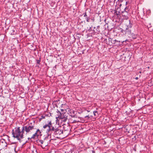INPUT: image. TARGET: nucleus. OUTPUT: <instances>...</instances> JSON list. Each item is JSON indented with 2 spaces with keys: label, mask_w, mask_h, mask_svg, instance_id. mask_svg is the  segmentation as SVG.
Here are the masks:
<instances>
[{
  "label": "nucleus",
  "mask_w": 153,
  "mask_h": 153,
  "mask_svg": "<svg viewBox=\"0 0 153 153\" xmlns=\"http://www.w3.org/2000/svg\"><path fill=\"white\" fill-rule=\"evenodd\" d=\"M87 117H88V118H89V115L86 116L85 117V118H86Z\"/></svg>",
  "instance_id": "21"
},
{
  "label": "nucleus",
  "mask_w": 153,
  "mask_h": 153,
  "mask_svg": "<svg viewBox=\"0 0 153 153\" xmlns=\"http://www.w3.org/2000/svg\"><path fill=\"white\" fill-rule=\"evenodd\" d=\"M77 122V121L76 120H74V121L73 122V123H76Z\"/></svg>",
  "instance_id": "22"
},
{
  "label": "nucleus",
  "mask_w": 153,
  "mask_h": 153,
  "mask_svg": "<svg viewBox=\"0 0 153 153\" xmlns=\"http://www.w3.org/2000/svg\"><path fill=\"white\" fill-rule=\"evenodd\" d=\"M37 135L36 132L35 134H34L31 137V139H34L36 135Z\"/></svg>",
  "instance_id": "12"
},
{
  "label": "nucleus",
  "mask_w": 153,
  "mask_h": 153,
  "mask_svg": "<svg viewBox=\"0 0 153 153\" xmlns=\"http://www.w3.org/2000/svg\"><path fill=\"white\" fill-rule=\"evenodd\" d=\"M127 7H126L124 11L122 12V15L124 16L123 18L125 19H127L128 18V11L126 10Z\"/></svg>",
  "instance_id": "6"
},
{
  "label": "nucleus",
  "mask_w": 153,
  "mask_h": 153,
  "mask_svg": "<svg viewBox=\"0 0 153 153\" xmlns=\"http://www.w3.org/2000/svg\"><path fill=\"white\" fill-rule=\"evenodd\" d=\"M38 132H39V133H41V131H40V130L39 129H37V130L36 131V134Z\"/></svg>",
  "instance_id": "19"
},
{
  "label": "nucleus",
  "mask_w": 153,
  "mask_h": 153,
  "mask_svg": "<svg viewBox=\"0 0 153 153\" xmlns=\"http://www.w3.org/2000/svg\"><path fill=\"white\" fill-rule=\"evenodd\" d=\"M105 40H107V39H106L105 40Z\"/></svg>",
  "instance_id": "30"
},
{
  "label": "nucleus",
  "mask_w": 153,
  "mask_h": 153,
  "mask_svg": "<svg viewBox=\"0 0 153 153\" xmlns=\"http://www.w3.org/2000/svg\"><path fill=\"white\" fill-rule=\"evenodd\" d=\"M22 128H23V130H24V132L25 131L26 134L29 133V132H30L34 128V126L30 124L28 125L25 126H23Z\"/></svg>",
  "instance_id": "4"
},
{
  "label": "nucleus",
  "mask_w": 153,
  "mask_h": 153,
  "mask_svg": "<svg viewBox=\"0 0 153 153\" xmlns=\"http://www.w3.org/2000/svg\"><path fill=\"white\" fill-rule=\"evenodd\" d=\"M92 153H95V151L94 150H92Z\"/></svg>",
  "instance_id": "23"
},
{
  "label": "nucleus",
  "mask_w": 153,
  "mask_h": 153,
  "mask_svg": "<svg viewBox=\"0 0 153 153\" xmlns=\"http://www.w3.org/2000/svg\"><path fill=\"white\" fill-rule=\"evenodd\" d=\"M71 117H75V115H74V116L73 115V116H71Z\"/></svg>",
  "instance_id": "25"
},
{
  "label": "nucleus",
  "mask_w": 153,
  "mask_h": 153,
  "mask_svg": "<svg viewBox=\"0 0 153 153\" xmlns=\"http://www.w3.org/2000/svg\"><path fill=\"white\" fill-rule=\"evenodd\" d=\"M48 128L46 131V133L50 134L53 133L55 137L57 138H59V136L63 134V130L61 127L56 128V126H53L51 121H48V123L43 126L44 129Z\"/></svg>",
  "instance_id": "1"
},
{
  "label": "nucleus",
  "mask_w": 153,
  "mask_h": 153,
  "mask_svg": "<svg viewBox=\"0 0 153 153\" xmlns=\"http://www.w3.org/2000/svg\"><path fill=\"white\" fill-rule=\"evenodd\" d=\"M36 62H37V63L38 64H40V61H41L40 58H39V59L36 60Z\"/></svg>",
  "instance_id": "15"
},
{
  "label": "nucleus",
  "mask_w": 153,
  "mask_h": 153,
  "mask_svg": "<svg viewBox=\"0 0 153 153\" xmlns=\"http://www.w3.org/2000/svg\"><path fill=\"white\" fill-rule=\"evenodd\" d=\"M138 79V78L137 77H136V79Z\"/></svg>",
  "instance_id": "28"
},
{
  "label": "nucleus",
  "mask_w": 153,
  "mask_h": 153,
  "mask_svg": "<svg viewBox=\"0 0 153 153\" xmlns=\"http://www.w3.org/2000/svg\"><path fill=\"white\" fill-rule=\"evenodd\" d=\"M118 1H121V0H118Z\"/></svg>",
  "instance_id": "31"
},
{
  "label": "nucleus",
  "mask_w": 153,
  "mask_h": 153,
  "mask_svg": "<svg viewBox=\"0 0 153 153\" xmlns=\"http://www.w3.org/2000/svg\"><path fill=\"white\" fill-rule=\"evenodd\" d=\"M13 145H14V146H13V147L14 150H15V148H16V145H15V144H13Z\"/></svg>",
  "instance_id": "18"
},
{
  "label": "nucleus",
  "mask_w": 153,
  "mask_h": 153,
  "mask_svg": "<svg viewBox=\"0 0 153 153\" xmlns=\"http://www.w3.org/2000/svg\"><path fill=\"white\" fill-rule=\"evenodd\" d=\"M61 119L62 120V121H63L65 122L67 120V117H65V118Z\"/></svg>",
  "instance_id": "14"
},
{
  "label": "nucleus",
  "mask_w": 153,
  "mask_h": 153,
  "mask_svg": "<svg viewBox=\"0 0 153 153\" xmlns=\"http://www.w3.org/2000/svg\"><path fill=\"white\" fill-rule=\"evenodd\" d=\"M69 153H75V151L73 149H70L69 151Z\"/></svg>",
  "instance_id": "11"
},
{
  "label": "nucleus",
  "mask_w": 153,
  "mask_h": 153,
  "mask_svg": "<svg viewBox=\"0 0 153 153\" xmlns=\"http://www.w3.org/2000/svg\"><path fill=\"white\" fill-rule=\"evenodd\" d=\"M57 113H58V117H60L61 119L65 117H67L68 116L67 115H68L67 113H62L59 111H58Z\"/></svg>",
  "instance_id": "7"
},
{
  "label": "nucleus",
  "mask_w": 153,
  "mask_h": 153,
  "mask_svg": "<svg viewBox=\"0 0 153 153\" xmlns=\"http://www.w3.org/2000/svg\"><path fill=\"white\" fill-rule=\"evenodd\" d=\"M42 117L43 118H44V117H43V116H42Z\"/></svg>",
  "instance_id": "27"
},
{
  "label": "nucleus",
  "mask_w": 153,
  "mask_h": 153,
  "mask_svg": "<svg viewBox=\"0 0 153 153\" xmlns=\"http://www.w3.org/2000/svg\"><path fill=\"white\" fill-rule=\"evenodd\" d=\"M98 113V112L96 111H94V112H93V113H94V116H96V114H95V113Z\"/></svg>",
  "instance_id": "16"
},
{
  "label": "nucleus",
  "mask_w": 153,
  "mask_h": 153,
  "mask_svg": "<svg viewBox=\"0 0 153 153\" xmlns=\"http://www.w3.org/2000/svg\"><path fill=\"white\" fill-rule=\"evenodd\" d=\"M109 41H111V42L113 44H115L116 42L117 41L116 40H113L112 39H111L110 38L109 39Z\"/></svg>",
  "instance_id": "9"
},
{
  "label": "nucleus",
  "mask_w": 153,
  "mask_h": 153,
  "mask_svg": "<svg viewBox=\"0 0 153 153\" xmlns=\"http://www.w3.org/2000/svg\"><path fill=\"white\" fill-rule=\"evenodd\" d=\"M128 1H126V5L128 4Z\"/></svg>",
  "instance_id": "24"
},
{
  "label": "nucleus",
  "mask_w": 153,
  "mask_h": 153,
  "mask_svg": "<svg viewBox=\"0 0 153 153\" xmlns=\"http://www.w3.org/2000/svg\"><path fill=\"white\" fill-rule=\"evenodd\" d=\"M63 105V104H62L61 105H62H62Z\"/></svg>",
  "instance_id": "29"
},
{
  "label": "nucleus",
  "mask_w": 153,
  "mask_h": 153,
  "mask_svg": "<svg viewBox=\"0 0 153 153\" xmlns=\"http://www.w3.org/2000/svg\"><path fill=\"white\" fill-rule=\"evenodd\" d=\"M85 19L86 20V21L88 22H89L90 21V18L89 17H88L85 18Z\"/></svg>",
  "instance_id": "13"
},
{
  "label": "nucleus",
  "mask_w": 153,
  "mask_h": 153,
  "mask_svg": "<svg viewBox=\"0 0 153 153\" xmlns=\"http://www.w3.org/2000/svg\"><path fill=\"white\" fill-rule=\"evenodd\" d=\"M53 140V139L51 138V135L47 133V135L44 136L43 139L38 140L37 141L38 143L39 142L41 144V147L42 148H44L48 145L49 141H51Z\"/></svg>",
  "instance_id": "3"
},
{
  "label": "nucleus",
  "mask_w": 153,
  "mask_h": 153,
  "mask_svg": "<svg viewBox=\"0 0 153 153\" xmlns=\"http://www.w3.org/2000/svg\"><path fill=\"white\" fill-rule=\"evenodd\" d=\"M121 32L123 34L125 35H126V30L122 29L121 30Z\"/></svg>",
  "instance_id": "8"
},
{
  "label": "nucleus",
  "mask_w": 153,
  "mask_h": 153,
  "mask_svg": "<svg viewBox=\"0 0 153 153\" xmlns=\"http://www.w3.org/2000/svg\"><path fill=\"white\" fill-rule=\"evenodd\" d=\"M61 111H63V109H61Z\"/></svg>",
  "instance_id": "26"
},
{
  "label": "nucleus",
  "mask_w": 153,
  "mask_h": 153,
  "mask_svg": "<svg viewBox=\"0 0 153 153\" xmlns=\"http://www.w3.org/2000/svg\"><path fill=\"white\" fill-rule=\"evenodd\" d=\"M114 14L116 15H119L121 14L120 12L119 11H115Z\"/></svg>",
  "instance_id": "10"
},
{
  "label": "nucleus",
  "mask_w": 153,
  "mask_h": 153,
  "mask_svg": "<svg viewBox=\"0 0 153 153\" xmlns=\"http://www.w3.org/2000/svg\"><path fill=\"white\" fill-rule=\"evenodd\" d=\"M20 127H15L12 131V134L14 138H16L19 142H21V140L24 138L23 134L24 133L23 128H22L21 131Z\"/></svg>",
  "instance_id": "2"
},
{
  "label": "nucleus",
  "mask_w": 153,
  "mask_h": 153,
  "mask_svg": "<svg viewBox=\"0 0 153 153\" xmlns=\"http://www.w3.org/2000/svg\"><path fill=\"white\" fill-rule=\"evenodd\" d=\"M91 21L92 22H94V19L93 18V19H91Z\"/></svg>",
  "instance_id": "20"
},
{
  "label": "nucleus",
  "mask_w": 153,
  "mask_h": 153,
  "mask_svg": "<svg viewBox=\"0 0 153 153\" xmlns=\"http://www.w3.org/2000/svg\"><path fill=\"white\" fill-rule=\"evenodd\" d=\"M129 25H128L127 26V28H126V35L129 37H131V36H133L134 34L132 33L131 32V30L129 29V28H131L132 27V24L131 23L130 21H129Z\"/></svg>",
  "instance_id": "5"
},
{
  "label": "nucleus",
  "mask_w": 153,
  "mask_h": 153,
  "mask_svg": "<svg viewBox=\"0 0 153 153\" xmlns=\"http://www.w3.org/2000/svg\"><path fill=\"white\" fill-rule=\"evenodd\" d=\"M83 15H84V17H86V16H87L86 12H85V13H84L83 14Z\"/></svg>",
  "instance_id": "17"
}]
</instances>
